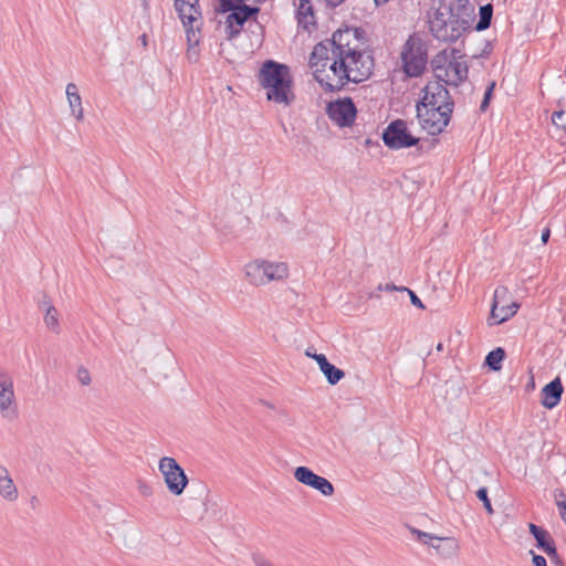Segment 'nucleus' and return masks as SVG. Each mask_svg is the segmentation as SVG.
I'll list each match as a JSON object with an SVG mask.
<instances>
[{
  "label": "nucleus",
  "instance_id": "f257e3e1",
  "mask_svg": "<svg viewBox=\"0 0 566 566\" xmlns=\"http://www.w3.org/2000/svg\"><path fill=\"white\" fill-rule=\"evenodd\" d=\"M363 39L359 29L345 28L314 46L310 65L325 91L336 92L348 82L359 83L371 75L374 57L363 48Z\"/></svg>",
  "mask_w": 566,
  "mask_h": 566
},
{
  "label": "nucleus",
  "instance_id": "f03ea898",
  "mask_svg": "<svg viewBox=\"0 0 566 566\" xmlns=\"http://www.w3.org/2000/svg\"><path fill=\"white\" fill-rule=\"evenodd\" d=\"M473 14L469 0H443L429 21L431 34L439 41L455 42L470 28Z\"/></svg>",
  "mask_w": 566,
  "mask_h": 566
},
{
  "label": "nucleus",
  "instance_id": "7ed1b4c3",
  "mask_svg": "<svg viewBox=\"0 0 566 566\" xmlns=\"http://www.w3.org/2000/svg\"><path fill=\"white\" fill-rule=\"evenodd\" d=\"M259 83L266 91L270 102L290 106L295 99L292 74L285 64L265 61L259 72Z\"/></svg>",
  "mask_w": 566,
  "mask_h": 566
},
{
  "label": "nucleus",
  "instance_id": "20e7f679",
  "mask_svg": "<svg viewBox=\"0 0 566 566\" xmlns=\"http://www.w3.org/2000/svg\"><path fill=\"white\" fill-rule=\"evenodd\" d=\"M400 59L402 70L409 77L420 76L428 63V49L420 35L413 33L405 42Z\"/></svg>",
  "mask_w": 566,
  "mask_h": 566
},
{
  "label": "nucleus",
  "instance_id": "39448f33",
  "mask_svg": "<svg viewBox=\"0 0 566 566\" xmlns=\"http://www.w3.org/2000/svg\"><path fill=\"white\" fill-rule=\"evenodd\" d=\"M199 0H176L175 8L186 29L187 42L191 45L199 44L201 38V12Z\"/></svg>",
  "mask_w": 566,
  "mask_h": 566
},
{
  "label": "nucleus",
  "instance_id": "423d86ee",
  "mask_svg": "<svg viewBox=\"0 0 566 566\" xmlns=\"http://www.w3.org/2000/svg\"><path fill=\"white\" fill-rule=\"evenodd\" d=\"M158 470L163 474L169 492L174 495H181L188 484V478L176 459L171 457L161 458Z\"/></svg>",
  "mask_w": 566,
  "mask_h": 566
},
{
  "label": "nucleus",
  "instance_id": "0eeeda50",
  "mask_svg": "<svg viewBox=\"0 0 566 566\" xmlns=\"http://www.w3.org/2000/svg\"><path fill=\"white\" fill-rule=\"evenodd\" d=\"M422 97L417 103L421 107H438L446 112L453 113L454 103L446 85L439 81L429 82L422 90Z\"/></svg>",
  "mask_w": 566,
  "mask_h": 566
},
{
  "label": "nucleus",
  "instance_id": "6e6552de",
  "mask_svg": "<svg viewBox=\"0 0 566 566\" xmlns=\"http://www.w3.org/2000/svg\"><path fill=\"white\" fill-rule=\"evenodd\" d=\"M416 107L419 125L429 135L436 136L441 134L450 123L452 113L446 112V109Z\"/></svg>",
  "mask_w": 566,
  "mask_h": 566
},
{
  "label": "nucleus",
  "instance_id": "1a4fd4ad",
  "mask_svg": "<svg viewBox=\"0 0 566 566\" xmlns=\"http://www.w3.org/2000/svg\"><path fill=\"white\" fill-rule=\"evenodd\" d=\"M382 140L384 144L391 149H401L416 146L420 139L413 137L408 132L406 122L397 119L385 128Z\"/></svg>",
  "mask_w": 566,
  "mask_h": 566
},
{
  "label": "nucleus",
  "instance_id": "9d476101",
  "mask_svg": "<svg viewBox=\"0 0 566 566\" xmlns=\"http://www.w3.org/2000/svg\"><path fill=\"white\" fill-rule=\"evenodd\" d=\"M410 532L416 535L419 542L433 548L442 558L453 557L459 551V543L454 537H438L415 527H410Z\"/></svg>",
  "mask_w": 566,
  "mask_h": 566
},
{
  "label": "nucleus",
  "instance_id": "9b49d317",
  "mask_svg": "<svg viewBox=\"0 0 566 566\" xmlns=\"http://www.w3.org/2000/svg\"><path fill=\"white\" fill-rule=\"evenodd\" d=\"M260 9L248 4L233 6L226 19V33L228 39H234L240 33L244 23L253 15L258 14Z\"/></svg>",
  "mask_w": 566,
  "mask_h": 566
},
{
  "label": "nucleus",
  "instance_id": "f8f14e48",
  "mask_svg": "<svg viewBox=\"0 0 566 566\" xmlns=\"http://www.w3.org/2000/svg\"><path fill=\"white\" fill-rule=\"evenodd\" d=\"M327 115L340 127H349L356 117V106L352 98L345 97L327 105Z\"/></svg>",
  "mask_w": 566,
  "mask_h": 566
},
{
  "label": "nucleus",
  "instance_id": "ddd939ff",
  "mask_svg": "<svg viewBox=\"0 0 566 566\" xmlns=\"http://www.w3.org/2000/svg\"><path fill=\"white\" fill-rule=\"evenodd\" d=\"M509 294V290L505 286H499L494 291L493 303L491 307V318L494 319L495 324H501L514 316L520 307L516 302H511L507 305H501V302L505 300Z\"/></svg>",
  "mask_w": 566,
  "mask_h": 566
},
{
  "label": "nucleus",
  "instance_id": "4468645a",
  "mask_svg": "<svg viewBox=\"0 0 566 566\" xmlns=\"http://www.w3.org/2000/svg\"><path fill=\"white\" fill-rule=\"evenodd\" d=\"M294 478L297 482L317 490L325 496L334 494L333 484L326 478L315 474L307 467H297L294 471Z\"/></svg>",
  "mask_w": 566,
  "mask_h": 566
},
{
  "label": "nucleus",
  "instance_id": "2eb2a0df",
  "mask_svg": "<svg viewBox=\"0 0 566 566\" xmlns=\"http://www.w3.org/2000/svg\"><path fill=\"white\" fill-rule=\"evenodd\" d=\"M0 412L3 418L12 419L17 416L13 381L11 377L0 371Z\"/></svg>",
  "mask_w": 566,
  "mask_h": 566
},
{
  "label": "nucleus",
  "instance_id": "dca6fc26",
  "mask_svg": "<svg viewBox=\"0 0 566 566\" xmlns=\"http://www.w3.org/2000/svg\"><path fill=\"white\" fill-rule=\"evenodd\" d=\"M468 76V66L458 61L457 56L450 61L446 70L438 75V81L444 85L458 86Z\"/></svg>",
  "mask_w": 566,
  "mask_h": 566
},
{
  "label": "nucleus",
  "instance_id": "f3484780",
  "mask_svg": "<svg viewBox=\"0 0 566 566\" xmlns=\"http://www.w3.org/2000/svg\"><path fill=\"white\" fill-rule=\"evenodd\" d=\"M528 531L534 536L536 546L539 549L547 554L548 557H556V546L554 539L546 530L530 523Z\"/></svg>",
  "mask_w": 566,
  "mask_h": 566
},
{
  "label": "nucleus",
  "instance_id": "a211bd4d",
  "mask_svg": "<svg viewBox=\"0 0 566 566\" xmlns=\"http://www.w3.org/2000/svg\"><path fill=\"white\" fill-rule=\"evenodd\" d=\"M563 391L562 381L559 377H556L542 389V405L547 409H553L560 401Z\"/></svg>",
  "mask_w": 566,
  "mask_h": 566
},
{
  "label": "nucleus",
  "instance_id": "6ab92c4d",
  "mask_svg": "<svg viewBox=\"0 0 566 566\" xmlns=\"http://www.w3.org/2000/svg\"><path fill=\"white\" fill-rule=\"evenodd\" d=\"M0 495L7 501H15L19 492L8 469L0 463Z\"/></svg>",
  "mask_w": 566,
  "mask_h": 566
},
{
  "label": "nucleus",
  "instance_id": "aec40b11",
  "mask_svg": "<svg viewBox=\"0 0 566 566\" xmlns=\"http://www.w3.org/2000/svg\"><path fill=\"white\" fill-rule=\"evenodd\" d=\"M296 18L298 25L305 30L315 24V14L310 0H300L296 9Z\"/></svg>",
  "mask_w": 566,
  "mask_h": 566
},
{
  "label": "nucleus",
  "instance_id": "412c9836",
  "mask_svg": "<svg viewBox=\"0 0 566 566\" xmlns=\"http://www.w3.org/2000/svg\"><path fill=\"white\" fill-rule=\"evenodd\" d=\"M66 97L71 108V113L77 120H82L84 117L82 98L78 93V88L74 83H69L66 85Z\"/></svg>",
  "mask_w": 566,
  "mask_h": 566
},
{
  "label": "nucleus",
  "instance_id": "4be33fe9",
  "mask_svg": "<svg viewBox=\"0 0 566 566\" xmlns=\"http://www.w3.org/2000/svg\"><path fill=\"white\" fill-rule=\"evenodd\" d=\"M263 261L256 260L245 265V276L252 285L266 284Z\"/></svg>",
  "mask_w": 566,
  "mask_h": 566
},
{
  "label": "nucleus",
  "instance_id": "5701e85b",
  "mask_svg": "<svg viewBox=\"0 0 566 566\" xmlns=\"http://www.w3.org/2000/svg\"><path fill=\"white\" fill-rule=\"evenodd\" d=\"M264 263V274H265V282L269 283L271 281L275 280H282L285 279L289 274V268L286 263L283 262H269L263 261Z\"/></svg>",
  "mask_w": 566,
  "mask_h": 566
},
{
  "label": "nucleus",
  "instance_id": "b1692460",
  "mask_svg": "<svg viewBox=\"0 0 566 566\" xmlns=\"http://www.w3.org/2000/svg\"><path fill=\"white\" fill-rule=\"evenodd\" d=\"M455 54L457 50L452 49L450 51L442 50L433 56V59L431 60V67L437 80L438 75H440V73H442L446 70V67L448 66V64L454 57Z\"/></svg>",
  "mask_w": 566,
  "mask_h": 566
},
{
  "label": "nucleus",
  "instance_id": "393cba45",
  "mask_svg": "<svg viewBox=\"0 0 566 566\" xmlns=\"http://www.w3.org/2000/svg\"><path fill=\"white\" fill-rule=\"evenodd\" d=\"M45 307L44 323L48 328L57 332L59 331V318L56 308L44 298L42 305Z\"/></svg>",
  "mask_w": 566,
  "mask_h": 566
},
{
  "label": "nucleus",
  "instance_id": "a878e982",
  "mask_svg": "<svg viewBox=\"0 0 566 566\" xmlns=\"http://www.w3.org/2000/svg\"><path fill=\"white\" fill-rule=\"evenodd\" d=\"M505 358V350L502 347H497L491 350L485 357V365L494 371H499L502 368V361Z\"/></svg>",
  "mask_w": 566,
  "mask_h": 566
},
{
  "label": "nucleus",
  "instance_id": "bb28decb",
  "mask_svg": "<svg viewBox=\"0 0 566 566\" xmlns=\"http://www.w3.org/2000/svg\"><path fill=\"white\" fill-rule=\"evenodd\" d=\"M321 371L324 374L328 384L331 385L338 384L345 377V373L342 369L334 366L333 364H331L329 361L324 364Z\"/></svg>",
  "mask_w": 566,
  "mask_h": 566
},
{
  "label": "nucleus",
  "instance_id": "cd10ccee",
  "mask_svg": "<svg viewBox=\"0 0 566 566\" xmlns=\"http://www.w3.org/2000/svg\"><path fill=\"white\" fill-rule=\"evenodd\" d=\"M492 15H493V6L491 3L482 6L479 11V21L475 24V30L476 31L486 30L491 24Z\"/></svg>",
  "mask_w": 566,
  "mask_h": 566
},
{
  "label": "nucleus",
  "instance_id": "c85d7f7f",
  "mask_svg": "<svg viewBox=\"0 0 566 566\" xmlns=\"http://www.w3.org/2000/svg\"><path fill=\"white\" fill-rule=\"evenodd\" d=\"M552 122L557 128L566 129V111L554 112Z\"/></svg>",
  "mask_w": 566,
  "mask_h": 566
},
{
  "label": "nucleus",
  "instance_id": "c756f323",
  "mask_svg": "<svg viewBox=\"0 0 566 566\" xmlns=\"http://www.w3.org/2000/svg\"><path fill=\"white\" fill-rule=\"evenodd\" d=\"M476 496L480 501L483 502V506L485 507V510L488 511V513L492 514L493 513V509H492V505H491V501L488 496V490L486 488H481L478 490L476 492Z\"/></svg>",
  "mask_w": 566,
  "mask_h": 566
},
{
  "label": "nucleus",
  "instance_id": "7c9ffc66",
  "mask_svg": "<svg viewBox=\"0 0 566 566\" xmlns=\"http://www.w3.org/2000/svg\"><path fill=\"white\" fill-rule=\"evenodd\" d=\"M76 378L77 381L83 386H88L92 382L90 371L83 366L78 367L76 371Z\"/></svg>",
  "mask_w": 566,
  "mask_h": 566
},
{
  "label": "nucleus",
  "instance_id": "2f4dec72",
  "mask_svg": "<svg viewBox=\"0 0 566 566\" xmlns=\"http://www.w3.org/2000/svg\"><path fill=\"white\" fill-rule=\"evenodd\" d=\"M494 87H495V82L490 83V85L486 87V90L484 92L483 101L480 105V109L482 112L486 111L489 103L491 101Z\"/></svg>",
  "mask_w": 566,
  "mask_h": 566
},
{
  "label": "nucleus",
  "instance_id": "473e14b6",
  "mask_svg": "<svg viewBox=\"0 0 566 566\" xmlns=\"http://www.w3.org/2000/svg\"><path fill=\"white\" fill-rule=\"evenodd\" d=\"M252 560L254 566H275L271 560L261 554H253Z\"/></svg>",
  "mask_w": 566,
  "mask_h": 566
},
{
  "label": "nucleus",
  "instance_id": "72a5a7b5",
  "mask_svg": "<svg viewBox=\"0 0 566 566\" xmlns=\"http://www.w3.org/2000/svg\"><path fill=\"white\" fill-rule=\"evenodd\" d=\"M405 290H407V287L405 286H397L392 283H387V284H379L377 286V291H386V292H394V291H401L403 292Z\"/></svg>",
  "mask_w": 566,
  "mask_h": 566
},
{
  "label": "nucleus",
  "instance_id": "f704fd0d",
  "mask_svg": "<svg viewBox=\"0 0 566 566\" xmlns=\"http://www.w3.org/2000/svg\"><path fill=\"white\" fill-rule=\"evenodd\" d=\"M403 292H408L412 305H415V306H417L419 308H424V305L422 304L421 300L416 295L415 292H412L408 287Z\"/></svg>",
  "mask_w": 566,
  "mask_h": 566
},
{
  "label": "nucleus",
  "instance_id": "c9c22d12",
  "mask_svg": "<svg viewBox=\"0 0 566 566\" xmlns=\"http://www.w3.org/2000/svg\"><path fill=\"white\" fill-rule=\"evenodd\" d=\"M530 553L532 554V562L534 566H547L545 557L535 554L533 551H531Z\"/></svg>",
  "mask_w": 566,
  "mask_h": 566
},
{
  "label": "nucleus",
  "instance_id": "e433bc0d",
  "mask_svg": "<svg viewBox=\"0 0 566 566\" xmlns=\"http://www.w3.org/2000/svg\"><path fill=\"white\" fill-rule=\"evenodd\" d=\"M197 45L198 44H193L190 46V44L188 43L187 56L192 62H196L198 60V51L196 50Z\"/></svg>",
  "mask_w": 566,
  "mask_h": 566
},
{
  "label": "nucleus",
  "instance_id": "4c0bfd02",
  "mask_svg": "<svg viewBox=\"0 0 566 566\" xmlns=\"http://www.w3.org/2000/svg\"><path fill=\"white\" fill-rule=\"evenodd\" d=\"M312 358L317 363V365L319 366V369H322L324 364H326L328 361V359L326 358V356L324 354H314L312 356Z\"/></svg>",
  "mask_w": 566,
  "mask_h": 566
},
{
  "label": "nucleus",
  "instance_id": "58836bf2",
  "mask_svg": "<svg viewBox=\"0 0 566 566\" xmlns=\"http://www.w3.org/2000/svg\"><path fill=\"white\" fill-rule=\"evenodd\" d=\"M557 506L559 509V515H560V518L565 522L566 524V501H560V502H557Z\"/></svg>",
  "mask_w": 566,
  "mask_h": 566
},
{
  "label": "nucleus",
  "instance_id": "ea45409f",
  "mask_svg": "<svg viewBox=\"0 0 566 566\" xmlns=\"http://www.w3.org/2000/svg\"><path fill=\"white\" fill-rule=\"evenodd\" d=\"M549 235H551V230L548 228L544 229L542 232V235H541V240L544 244L548 242Z\"/></svg>",
  "mask_w": 566,
  "mask_h": 566
},
{
  "label": "nucleus",
  "instance_id": "a19ab883",
  "mask_svg": "<svg viewBox=\"0 0 566 566\" xmlns=\"http://www.w3.org/2000/svg\"><path fill=\"white\" fill-rule=\"evenodd\" d=\"M30 505L32 509H36L39 505H40V500L38 496L33 495L31 499H30Z\"/></svg>",
  "mask_w": 566,
  "mask_h": 566
},
{
  "label": "nucleus",
  "instance_id": "79ce46f5",
  "mask_svg": "<svg viewBox=\"0 0 566 566\" xmlns=\"http://www.w3.org/2000/svg\"><path fill=\"white\" fill-rule=\"evenodd\" d=\"M552 563H554L556 566H564L563 560L560 559L558 553L556 552V557H549Z\"/></svg>",
  "mask_w": 566,
  "mask_h": 566
},
{
  "label": "nucleus",
  "instance_id": "37998d69",
  "mask_svg": "<svg viewBox=\"0 0 566 566\" xmlns=\"http://www.w3.org/2000/svg\"><path fill=\"white\" fill-rule=\"evenodd\" d=\"M329 6L337 7L339 6L344 0H325Z\"/></svg>",
  "mask_w": 566,
  "mask_h": 566
},
{
  "label": "nucleus",
  "instance_id": "c03bdc74",
  "mask_svg": "<svg viewBox=\"0 0 566 566\" xmlns=\"http://www.w3.org/2000/svg\"><path fill=\"white\" fill-rule=\"evenodd\" d=\"M139 41L143 44V46H147L148 41H147V35L145 33L139 36Z\"/></svg>",
  "mask_w": 566,
  "mask_h": 566
},
{
  "label": "nucleus",
  "instance_id": "a18cd8bd",
  "mask_svg": "<svg viewBox=\"0 0 566 566\" xmlns=\"http://www.w3.org/2000/svg\"><path fill=\"white\" fill-rule=\"evenodd\" d=\"M374 1L377 6H379V4H384V3L388 2L389 0H374Z\"/></svg>",
  "mask_w": 566,
  "mask_h": 566
},
{
  "label": "nucleus",
  "instance_id": "49530a36",
  "mask_svg": "<svg viewBox=\"0 0 566 566\" xmlns=\"http://www.w3.org/2000/svg\"><path fill=\"white\" fill-rule=\"evenodd\" d=\"M314 354H315V353H312L310 348H308V349H306V352H305V355H306L307 357H311V358H312V356H313Z\"/></svg>",
  "mask_w": 566,
  "mask_h": 566
},
{
  "label": "nucleus",
  "instance_id": "de8ad7c7",
  "mask_svg": "<svg viewBox=\"0 0 566 566\" xmlns=\"http://www.w3.org/2000/svg\"><path fill=\"white\" fill-rule=\"evenodd\" d=\"M437 350H438V352H442V350H443V344H442V343H439V344L437 345Z\"/></svg>",
  "mask_w": 566,
  "mask_h": 566
},
{
  "label": "nucleus",
  "instance_id": "09e8293b",
  "mask_svg": "<svg viewBox=\"0 0 566 566\" xmlns=\"http://www.w3.org/2000/svg\"><path fill=\"white\" fill-rule=\"evenodd\" d=\"M142 493H143L144 495H148V488H147V486H145V488H144V490L142 491Z\"/></svg>",
  "mask_w": 566,
  "mask_h": 566
},
{
  "label": "nucleus",
  "instance_id": "8fccbe9b",
  "mask_svg": "<svg viewBox=\"0 0 566 566\" xmlns=\"http://www.w3.org/2000/svg\"><path fill=\"white\" fill-rule=\"evenodd\" d=\"M371 297H377V298H379L380 296H379V294H375V293H373V294H371Z\"/></svg>",
  "mask_w": 566,
  "mask_h": 566
}]
</instances>
